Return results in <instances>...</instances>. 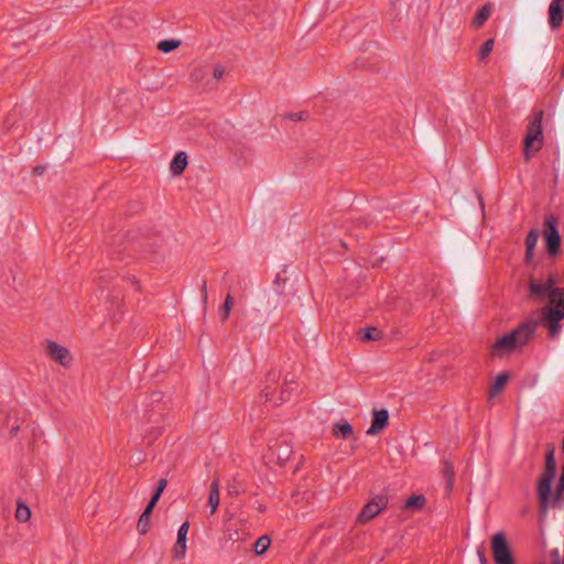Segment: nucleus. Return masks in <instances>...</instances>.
Returning a JSON list of instances; mask_svg holds the SVG:
<instances>
[{"label": "nucleus", "mask_w": 564, "mask_h": 564, "mask_svg": "<svg viewBox=\"0 0 564 564\" xmlns=\"http://www.w3.org/2000/svg\"><path fill=\"white\" fill-rule=\"evenodd\" d=\"M387 495L380 494L372 497L360 510L357 522L366 523L376 518L388 506Z\"/></svg>", "instance_id": "nucleus-7"}, {"label": "nucleus", "mask_w": 564, "mask_h": 564, "mask_svg": "<svg viewBox=\"0 0 564 564\" xmlns=\"http://www.w3.org/2000/svg\"><path fill=\"white\" fill-rule=\"evenodd\" d=\"M158 501L159 500H155L153 497H151L138 520L137 530L141 535L147 534L150 530V518Z\"/></svg>", "instance_id": "nucleus-15"}, {"label": "nucleus", "mask_w": 564, "mask_h": 564, "mask_svg": "<svg viewBox=\"0 0 564 564\" xmlns=\"http://www.w3.org/2000/svg\"><path fill=\"white\" fill-rule=\"evenodd\" d=\"M166 485H167V480L165 478H161L158 481L156 488L153 491L151 497H153L155 500H160L161 495H162L163 490L165 489Z\"/></svg>", "instance_id": "nucleus-36"}, {"label": "nucleus", "mask_w": 564, "mask_h": 564, "mask_svg": "<svg viewBox=\"0 0 564 564\" xmlns=\"http://www.w3.org/2000/svg\"><path fill=\"white\" fill-rule=\"evenodd\" d=\"M279 378H280V372L271 370L268 373L267 381L275 382Z\"/></svg>", "instance_id": "nucleus-44"}, {"label": "nucleus", "mask_w": 564, "mask_h": 564, "mask_svg": "<svg viewBox=\"0 0 564 564\" xmlns=\"http://www.w3.org/2000/svg\"><path fill=\"white\" fill-rule=\"evenodd\" d=\"M494 44H495L494 39H488L487 41H485L482 43V45L480 46L479 52H478L479 61H485L490 55V53L492 52V48H494Z\"/></svg>", "instance_id": "nucleus-33"}, {"label": "nucleus", "mask_w": 564, "mask_h": 564, "mask_svg": "<svg viewBox=\"0 0 564 564\" xmlns=\"http://www.w3.org/2000/svg\"><path fill=\"white\" fill-rule=\"evenodd\" d=\"M490 12H491V4L486 3L481 9H479L477 11L476 15L474 17V19L471 21V25L475 29L481 28L484 25V23L488 20Z\"/></svg>", "instance_id": "nucleus-24"}, {"label": "nucleus", "mask_w": 564, "mask_h": 564, "mask_svg": "<svg viewBox=\"0 0 564 564\" xmlns=\"http://www.w3.org/2000/svg\"><path fill=\"white\" fill-rule=\"evenodd\" d=\"M187 164V154L184 151H180L173 156L170 163V171L173 175L178 176L183 174Z\"/></svg>", "instance_id": "nucleus-17"}, {"label": "nucleus", "mask_w": 564, "mask_h": 564, "mask_svg": "<svg viewBox=\"0 0 564 564\" xmlns=\"http://www.w3.org/2000/svg\"><path fill=\"white\" fill-rule=\"evenodd\" d=\"M225 74V69L221 65H217L215 68H214V72H213V77L216 79V80H219Z\"/></svg>", "instance_id": "nucleus-40"}, {"label": "nucleus", "mask_w": 564, "mask_h": 564, "mask_svg": "<svg viewBox=\"0 0 564 564\" xmlns=\"http://www.w3.org/2000/svg\"><path fill=\"white\" fill-rule=\"evenodd\" d=\"M546 296L551 304L545 307H555L557 310L564 307V288H562V290H554V293H547Z\"/></svg>", "instance_id": "nucleus-26"}, {"label": "nucleus", "mask_w": 564, "mask_h": 564, "mask_svg": "<svg viewBox=\"0 0 564 564\" xmlns=\"http://www.w3.org/2000/svg\"><path fill=\"white\" fill-rule=\"evenodd\" d=\"M510 379V373L508 371H502L496 376L492 383L490 384L489 391H488V398L492 399L499 393L502 392L505 389L508 380Z\"/></svg>", "instance_id": "nucleus-16"}, {"label": "nucleus", "mask_w": 564, "mask_h": 564, "mask_svg": "<svg viewBox=\"0 0 564 564\" xmlns=\"http://www.w3.org/2000/svg\"><path fill=\"white\" fill-rule=\"evenodd\" d=\"M490 543L495 564H516L512 550L502 531L495 533Z\"/></svg>", "instance_id": "nucleus-5"}, {"label": "nucleus", "mask_w": 564, "mask_h": 564, "mask_svg": "<svg viewBox=\"0 0 564 564\" xmlns=\"http://www.w3.org/2000/svg\"><path fill=\"white\" fill-rule=\"evenodd\" d=\"M294 384H295V382L293 380L285 379V382L280 391V397H279L280 403L291 400L292 393L294 391V388L292 386H294Z\"/></svg>", "instance_id": "nucleus-29"}, {"label": "nucleus", "mask_w": 564, "mask_h": 564, "mask_svg": "<svg viewBox=\"0 0 564 564\" xmlns=\"http://www.w3.org/2000/svg\"><path fill=\"white\" fill-rule=\"evenodd\" d=\"M477 555L479 557L480 564H488V560L485 554V550L482 547L477 549Z\"/></svg>", "instance_id": "nucleus-42"}, {"label": "nucleus", "mask_w": 564, "mask_h": 564, "mask_svg": "<svg viewBox=\"0 0 564 564\" xmlns=\"http://www.w3.org/2000/svg\"><path fill=\"white\" fill-rule=\"evenodd\" d=\"M116 252L121 253V252H122V250H118V251H115V250H113V251H110L111 257H113Z\"/></svg>", "instance_id": "nucleus-51"}, {"label": "nucleus", "mask_w": 564, "mask_h": 564, "mask_svg": "<svg viewBox=\"0 0 564 564\" xmlns=\"http://www.w3.org/2000/svg\"><path fill=\"white\" fill-rule=\"evenodd\" d=\"M538 322L534 319H525L514 329L499 337L491 346V355L503 356L513 351L517 347L524 346L534 335Z\"/></svg>", "instance_id": "nucleus-2"}, {"label": "nucleus", "mask_w": 564, "mask_h": 564, "mask_svg": "<svg viewBox=\"0 0 564 564\" xmlns=\"http://www.w3.org/2000/svg\"><path fill=\"white\" fill-rule=\"evenodd\" d=\"M426 505V498L424 495H412L403 503V510H411L413 512L421 511Z\"/></svg>", "instance_id": "nucleus-18"}, {"label": "nucleus", "mask_w": 564, "mask_h": 564, "mask_svg": "<svg viewBox=\"0 0 564 564\" xmlns=\"http://www.w3.org/2000/svg\"><path fill=\"white\" fill-rule=\"evenodd\" d=\"M557 280L555 275L551 274L544 283H539L535 281H530L529 283V292L531 297L543 299L547 293L553 292L554 290H562V288H556Z\"/></svg>", "instance_id": "nucleus-9"}, {"label": "nucleus", "mask_w": 564, "mask_h": 564, "mask_svg": "<svg viewBox=\"0 0 564 564\" xmlns=\"http://www.w3.org/2000/svg\"><path fill=\"white\" fill-rule=\"evenodd\" d=\"M340 243H341V246H343L344 248H347V246H346V242H345V241L340 240Z\"/></svg>", "instance_id": "nucleus-52"}, {"label": "nucleus", "mask_w": 564, "mask_h": 564, "mask_svg": "<svg viewBox=\"0 0 564 564\" xmlns=\"http://www.w3.org/2000/svg\"><path fill=\"white\" fill-rule=\"evenodd\" d=\"M220 503V495H219V481L218 479H214L208 496V506L210 507V513L214 514L218 509Z\"/></svg>", "instance_id": "nucleus-21"}, {"label": "nucleus", "mask_w": 564, "mask_h": 564, "mask_svg": "<svg viewBox=\"0 0 564 564\" xmlns=\"http://www.w3.org/2000/svg\"><path fill=\"white\" fill-rule=\"evenodd\" d=\"M188 529H189V523L184 522L177 531V539H176V542L173 547V556L175 560H181L186 554V550H187L186 540H187Z\"/></svg>", "instance_id": "nucleus-13"}, {"label": "nucleus", "mask_w": 564, "mask_h": 564, "mask_svg": "<svg viewBox=\"0 0 564 564\" xmlns=\"http://www.w3.org/2000/svg\"><path fill=\"white\" fill-rule=\"evenodd\" d=\"M192 76L195 78V79H199L202 76H203V70L202 69H195L192 74Z\"/></svg>", "instance_id": "nucleus-48"}, {"label": "nucleus", "mask_w": 564, "mask_h": 564, "mask_svg": "<svg viewBox=\"0 0 564 564\" xmlns=\"http://www.w3.org/2000/svg\"><path fill=\"white\" fill-rule=\"evenodd\" d=\"M31 517V510L30 508L23 503L18 502L17 510H15V518L19 522H26Z\"/></svg>", "instance_id": "nucleus-32"}, {"label": "nucleus", "mask_w": 564, "mask_h": 564, "mask_svg": "<svg viewBox=\"0 0 564 564\" xmlns=\"http://www.w3.org/2000/svg\"><path fill=\"white\" fill-rule=\"evenodd\" d=\"M46 354L51 359L57 361L63 367H68L73 360L69 350L53 340H47Z\"/></svg>", "instance_id": "nucleus-8"}, {"label": "nucleus", "mask_w": 564, "mask_h": 564, "mask_svg": "<svg viewBox=\"0 0 564 564\" xmlns=\"http://www.w3.org/2000/svg\"><path fill=\"white\" fill-rule=\"evenodd\" d=\"M543 226L545 250L550 257L554 258L560 253L562 243V238L558 232V218L552 214L547 215Z\"/></svg>", "instance_id": "nucleus-4"}, {"label": "nucleus", "mask_w": 564, "mask_h": 564, "mask_svg": "<svg viewBox=\"0 0 564 564\" xmlns=\"http://www.w3.org/2000/svg\"><path fill=\"white\" fill-rule=\"evenodd\" d=\"M539 231L536 229H531L525 237V248L534 249L536 247L539 240Z\"/></svg>", "instance_id": "nucleus-34"}, {"label": "nucleus", "mask_w": 564, "mask_h": 564, "mask_svg": "<svg viewBox=\"0 0 564 564\" xmlns=\"http://www.w3.org/2000/svg\"><path fill=\"white\" fill-rule=\"evenodd\" d=\"M564 319V307H543L541 311L540 324L547 328L549 337L554 339L561 332V322Z\"/></svg>", "instance_id": "nucleus-6"}, {"label": "nucleus", "mask_w": 564, "mask_h": 564, "mask_svg": "<svg viewBox=\"0 0 564 564\" xmlns=\"http://www.w3.org/2000/svg\"><path fill=\"white\" fill-rule=\"evenodd\" d=\"M163 393L161 391H153L149 397V405H151V410H149L148 420L150 422H158L155 408H160V403L162 401Z\"/></svg>", "instance_id": "nucleus-23"}, {"label": "nucleus", "mask_w": 564, "mask_h": 564, "mask_svg": "<svg viewBox=\"0 0 564 564\" xmlns=\"http://www.w3.org/2000/svg\"><path fill=\"white\" fill-rule=\"evenodd\" d=\"M116 273L112 270L105 269L99 272L98 286L101 293L108 289V285L116 279Z\"/></svg>", "instance_id": "nucleus-25"}, {"label": "nucleus", "mask_w": 564, "mask_h": 564, "mask_svg": "<svg viewBox=\"0 0 564 564\" xmlns=\"http://www.w3.org/2000/svg\"><path fill=\"white\" fill-rule=\"evenodd\" d=\"M271 456L275 457L279 465L283 466L292 456V447L285 441H276L274 445L270 446Z\"/></svg>", "instance_id": "nucleus-14"}, {"label": "nucleus", "mask_w": 564, "mask_h": 564, "mask_svg": "<svg viewBox=\"0 0 564 564\" xmlns=\"http://www.w3.org/2000/svg\"><path fill=\"white\" fill-rule=\"evenodd\" d=\"M555 446L546 444L545 463L542 476L536 484L539 512L546 514L551 503L553 508L562 509L564 505V468L558 477L555 491L552 494V484L556 475Z\"/></svg>", "instance_id": "nucleus-1"}, {"label": "nucleus", "mask_w": 564, "mask_h": 564, "mask_svg": "<svg viewBox=\"0 0 564 564\" xmlns=\"http://www.w3.org/2000/svg\"><path fill=\"white\" fill-rule=\"evenodd\" d=\"M564 19V0H552L549 6V25L556 30L562 25Z\"/></svg>", "instance_id": "nucleus-12"}, {"label": "nucleus", "mask_w": 564, "mask_h": 564, "mask_svg": "<svg viewBox=\"0 0 564 564\" xmlns=\"http://www.w3.org/2000/svg\"><path fill=\"white\" fill-rule=\"evenodd\" d=\"M356 66L357 67H361V68H368V69H373V64H367L366 59L364 57H358L355 62Z\"/></svg>", "instance_id": "nucleus-39"}, {"label": "nucleus", "mask_w": 564, "mask_h": 564, "mask_svg": "<svg viewBox=\"0 0 564 564\" xmlns=\"http://www.w3.org/2000/svg\"><path fill=\"white\" fill-rule=\"evenodd\" d=\"M257 510L260 513H263L267 510V506L264 503H262V502H259L258 506H257Z\"/></svg>", "instance_id": "nucleus-49"}, {"label": "nucleus", "mask_w": 564, "mask_h": 564, "mask_svg": "<svg viewBox=\"0 0 564 564\" xmlns=\"http://www.w3.org/2000/svg\"><path fill=\"white\" fill-rule=\"evenodd\" d=\"M15 115L14 113H10L6 120H4V126L8 128V129H11L14 127L15 124V121L12 120V118L14 117Z\"/></svg>", "instance_id": "nucleus-43"}, {"label": "nucleus", "mask_w": 564, "mask_h": 564, "mask_svg": "<svg viewBox=\"0 0 564 564\" xmlns=\"http://www.w3.org/2000/svg\"><path fill=\"white\" fill-rule=\"evenodd\" d=\"M270 544H271V539L269 535L264 534V535L260 536L253 543L256 554L262 555L269 549Z\"/></svg>", "instance_id": "nucleus-30"}, {"label": "nucleus", "mask_w": 564, "mask_h": 564, "mask_svg": "<svg viewBox=\"0 0 564 564\" xmlns=\"http://www.w3.org/2000/svg\"><path fill=\"white\" fill-rule=\"evenodd\" d=\"M441 471L446 481V490L447 492H451L455 482V470L453 463L449 459H443Z\"/></svg>", "instance_id": "nucleus-19"}, {"label": "nucleus", "mask_w": 564, "mask_h": 564, "mask_svg": "<svg viewBox=\"0 0 564 564\" xmlns=\"http://www.w3.org/2000/svg\"><path fill=\"white\" fill-rule=\"evenodd\" d=\"M200 294H202L203 303H204V305H206L207 304V299H208V296H207V282H206V280H203V283L200 285Z\"/></svg>", "instance_id": "nucleus-41"}, {"label": "nucleus", "mask_w": 564, "mask_h": 564, "mask_svg": "<svg viewBox=\"0 0 564 564\" xmlns=\"http://www.w3.org/2000/svg\"><path fill=\"white\" fill-rule=\"evenodd\" d=\"M228 494L230 496H239L241 492H245L246 491V487L243 485V482L237 478V477H234L229 482H228Z\"/></svg>", "instance_id": "nucleus-28"}, {"label": "nucleus", "mask_w": 564, "mask_h": 564, "mask_svg": "<svg viewBox=\"0 0 564 564\" xmlns=\"http://www.w3.org/2000/svg\"><path fill=\"white\" fill-rule=\"evenodd\" d=\"M333 435L337 438L348 440L354 435V427L347 421L335 423L333 426Z\"/></svg>", "instance_id": "nucleus-20"}, {"label": "nucleus", "mask_w": 564, "mask_h": 564, "mask_svg": "<svg viewBox=\"0 0 564 564\" xmlns=\"http://www.w3.org/2000/svg\"><path fill=\"white\" fill-rule=\"evenodd\" d=\"M45 171V166L43 165H36L33 167V174L34 175H42Z\"/></svg>", "instance_id": "nucleus-47"}, {"label": "nucleus", "mask_w": 564, "mask_h": 564, "mask_svg": "<svg viewBox=\"0 0 564 564\" xmlns=\"http://www.w3.org/2000/svg\"><path fill=\"white\" fill-rule=\"evenodd\" d=\"M358 338L361 341L378 340L382 338V332L375 326H368L360 328L358 332Z\"/></svg>", "instance_id": "nucleus-22"}, {"label": "nucleus", "mask_w": 564, "mask_h": 564, "mask_svg": "<svg viewBox=\"0 0 564 564\" xmlns=\"http://www.w3.org/2000/svg\"><path fill=\"white\" fill-rule=\"evenodd\" d=\"M288 279L281 278L278 274L273 281L272 292L275 296L272 301L270 297L268 299V308L275 310L278 306L282 305L285 302L286 293L284 291V285L286 284Z\"/></svg>", "instance_id": "nucleus-10"}, {"label": "nucleus", "mask_w": 564, "mask_h": 564, "mask_svg": "<svg viewBox=\"0 0 564 564\" xmlns=\"http://www.w3.org/2000/svg\"><path fill=\"white\" fill-rule=\"evenodd\" d=\"M129 282L135 288L139 289V282L135 280V278L129 279Z\"/></svg>", "instance_id": "nucleus-50"}, {"label": "nucleus", "mask_w": 564, "mask_h": 564, "mask_svg": "<svg viewBox=\"0 0 564 564\" xmlns=\"http://www.w3.org/2000/svg\"><path fill=\"white\" fill-rule=\"evenodd\" d=\"M354 223H356V226L359 228H361V227L367 228V227L371 226L372 224H375V219L371 218L369 215H367V216H361V217L354 219Z\"/></svg>", "instance_id": "nucleus-35"}, {"label": "nucleus", "mask_w": 564, "mask_h": 564, "mask_svg": "<svg viewBox=\"0 0 564 564\" xmlns=\"http://www.w3.org/2000/svg\"><path fill=\"white\" fill-rule=\"evenodd\" d=\"M271 395H272V392L270 391V388L267 386L262 392H261V398H264V401H271Z\"/></svg>", "instance_id": "nucleus-45"}, {"label": "nucleus", "mask_w": 564, "mask_h": 564, "mask_svg": "<svg viewBox=\"0 0 564 564\" xmlns=\"http://www.w3.org/2000/svg\"><path fill=\"white\" fill-rule=\"evenodd\" d=\"M180 45V40L169 39L160 41L156 47L160 52L167 54L175 51Z\"/></svg>", "instance_id": "nucleus-27"}, {"label": "nucleus", "mask_w": 564, "mask_h": 564, "mask_svg": "<svg viewBox=\"0 0 564 564\" xmlns=\"http://www.w3.org/2000/svg\"><path fill=\"white\" fill-rule=\"evenodd\" d=\"M10 420H11V415L8 414L6 425L8 427H10V436L15 437L20 431V425L17 423V421L14 422V424L10 425Z\"/></svg>", "instance_id": "nucleus-38"}, {"label": "nucleus", "mask_w": 564, "mask_h": 564, "mask_svg": "<svg viewBox=\"0 0 564 564\" xmlns=\"http://www.w3.org/2000/svg\"><path fill=\"white\" fill-rule=\"evenodd\" d=\"M292 121H303L308 118L307 111L291 112L286 116Z\"/></svg>", "instance_id": "nucleus-37"}, {"label": "nucleus", "mask_w": 564, "mask_h": 564, "mask_svg": "<svg viewBox=\"0 0 564 564\" xmlns=\"http://www.w3.org/2000/svg\"><path fill=\"white\" fill-rule=\"evenodd\" d=\"M534 257V249L525 248L524 260L527 263L531 262Z\"/></svg>", "instance_id": "nucleus-46"}, {"label": "nucleus", "mask_w": 564, "mask_h": 564, "mask_svg": "<svg viewBox=\"0 0 564 564\" xmlns=\"http://www.w3.org/2000/svg\"><path fill=\"white\" fill-rule=\"evenodd\" d=\"M232 304H234L232 296L230 294H227V296L224 301V304L221 305V307L219 310V318L221 322L226 321L229 317Z\"/></svg>", "instance_id": "nucleus-31"}, {"label": "nucleus", "mask_w": 564, "mask_h": 564, "mask_svg": "<svg viewBox=\"0 0 564 564\" xmlns=\"http://www.w3.org/2000/svg\"><path fill=\"white\" fill-rule=\"evenodd\" d=\"M543 116V110L534 112L527 126L525 135L523 139V155L525 161H529L532 155L542 149L544 140L542 128Z\"/></svg>", "instance_id": "nucleus-3"}, {"label": "nucleus", "mask_w": 564, "mask_h": 564, "mask_svg": "<svg viewBox=\"0 0 564 564\" xmlns=\"http://www.w3.org/2000/svg\"><path fill=\"white\" fill-rule=\"evenodd\" d=\"M389 425V412L386 409L372 411L371 425L367 430L368 435H376Z\"/></svg>", "instance_id": "nucleus-11"}]
</instances>
